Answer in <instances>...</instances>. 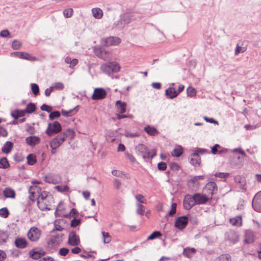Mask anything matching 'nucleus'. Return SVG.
I'll list each match as a JSON object with an SVG mask.
<instances>
[{"label": "nucleus", "mask_w": 261, "mask_h": 261, "mask_svg": "<svg viewBox=\"0 0 261 261\" xmlns=\"http://www.w3.org/2000/svg\"><path fill=\"white\" fill-rule=\"evenodd\" d=\"M135 150L138 155L141 156L145 161L149 158L153 159L156 155V150L153 149L149 151L148 148L143 144H139L135 147Z\"/></svg>", "instance_id": "f257e3e1"}, {"label": "nucleus", "mask_w": 261, "mask_h": 261, "mask_svg": "<svg viewBox=\"0 0 261 261\" xmlns=\"http://www.w3.org/2000/svg\"><path fill=\"white\" fill-rule=\"evenodd\" d=\"M120 66L116 62H110L103 64L101 66L100 69L103 72L109 75L112 73H117L120 70Z\"/></svg>", "instance_id": "f03ea898"}, {"label": "nucleus", "mask_w": 261, "mask_h": 261, "mask_svg": "<svg viewBox=\"0 0 261 261\" xmlns=\"http://www.w3.org/2000/svg\"><path fill=\"white\" fill-rule=\"evenodd\" d=\"M62 130V126L58 121H54L53 123L48 124L47 128L45 131L48 136H51L57 134Z\"/></svg>", "instance_id": "7ed1b4c3"}, {"label": "nucleus", "mask_w": 261, "mask_h": 261, "mask_svg": "<svg viewBox=\"0 0 261 261\" xmlns=\"http://www.w3.org/2000/svg\"><path fill=\"white\" fill-rule=\"evenodd\" d=\"M121 42L120 38L117 37L110 36L101 38L100 43L103 46L118 45Z\"/></svg>", "instance_id": "20e7f679"}, {"label": "nucleus", "mask_w": 261, "mask_h": 261, "mask_svg": "<svg viewBox=\"0 0 261 261\" xmlns=\"http://www.w3.org/2000/svg\"><path fill=\"white\" fill-rule=\"evenodd\" d=\"M41 234V231L36 227H32L28 232V238L32 242L37 241Z\"/></svg>", "instance_id": "39448f33"}, {"label": "nucleus", "mask_w": 261, "mask_h": 261, "mask_svg": "<svg viewBox=\"0 0 261 261\" xmlns=\"http://www.w3.org/2000/svg\"><path fill=\"white\" fill-rule=\"evenodd\" d=\"M107 96L106 91L102 88H96L92 95L93 100H101L104 99Z\"/></svg>", "instance_id": "423d86ee"}, {"label": "nucleus", "mask_w": 261, "mask_h": 261, "mask_svg": "<svg viewBox=\"0 0 261 261\" xmlns=\"http://www.w3.org/2000/svg\"><path fill=\"white\" fill-rule=\"evenodd\" d=\"M194 198V195L193 196L190 194L185 195L183 201V206L185 210H189L196 204Z\"/></svg>", "instance_id": "0eeeda50"}, {"label": "nucleus", "mask_w": 261, "mask_h": 261, "mask_svg": "<svg viewBox=\"0 0 261 261\" xmlns=\"http://www.w3.org/2000/svg\"><path fill=\"white\" fill-rule=\"evenodd\" d=\"M188 223L187 216H182L178 217L175 222V227L179 230H182L187 226Z\"/></svg>", "instance_id": "6e6552de"}, {"label": "nucleus", "mask_w": 261, "mask_h": 261, "mask_svg": "<svg viewBox=\"0 0 261 261\" xmlns=\"http://www.w3.org/2000/svg\"><path fill=\"white\" fill-rule=\"evenodd\" d=\"M65 141V137L62 134L58 135L55 138L53 139L50 142V146L53 149H56Z\"/></svg>", "instance_id": "1a4fd4ad"}, {"label": "nucleus", "mask_w": 261, "mask_h": 261, "mask_svg": "<svg viewBox=\"0 0 261 261\" xmlns=\"http://www.w3.org/2000/svg\"><path fill=\"white\" fill-rule=\"evenodd\" d=\"M68 243L72 246H76L80 243L79 237L76 234L75 231H71L69 232Z\"/></svg>", "instance_id": "9d476101"}, {"label": "nucleus", "mask_w": 261, "mask_h": 261, "mask_svg": "<svg viewBox=\"0 0 261 261\" xmlns=\"http://www.w3.org/2000/svg\"><path fill=\"white\" fill-rule=\"evenodd\" d=\"M52 200V197L47 199L37 200V206L41 211L50 210L49 207L50 206V200Z\"/></svg>", "instance_id": "9b49d317"}, {"label": "nucleus", "mask_w": 261, "mask_h": 261, "mask_svg": "<svg viewBox=\"0 0 261 261\" xmlns=\"http://www.w3.org/2000/svg\"><path fill=\"white\" fill-rule=\"evenodd\" d=\"M252 207L256 212H261V191L258 192L254 197Z\"/></svg>", "instance_id": "f8f14e48"}, {"label": "nucleus", "mask_w": 261, "mask_h": 261, "mask_svg": "<svg viewBox=\"0 0 261 261\" xmlns=\"http://www.w3.org/2000/svg\"><path fill=\"white\" fill-rule=\"evenodd\" d=\"M45 252L41 248H34L29 251V255L34 259H38L44 256Z\"/></svg>", "instance_id": "ddd939ff"}, {"label": "nucleus", "mask_w": 261, "mask_h": 261, "mask_svg": "<svg viewBox=\"0 0 261 261\" xmlns=\"http://www.w3.org/2000/svg\"><path fill=\"white\" fill-rule=\"evenodd\" d=\"M40 191H41V189L40 187L37 186H30L29 189V199L34 202L35 201V197H37L38 193H39Z\"/></svg>", "instance_id": "4468645a"}, {"label": "nucleus", "mask_w": 261, "mask_h": 261, "mask_svg": "<svg viewBox=\"0 0 261 261\" xmlns=\"http://www.w3.org/2000/svg\"><path fill=\"white\" fill-rule=\"evenodd\" d=\"M44 180L47 183L56 185L61 181V178L57 174H48L45 176Z\"/></svg>", "instance_id": "2eb2a0df"}, {"label": "nucleus", "mask_w": 261, "mask_h": 261, "mask_svg": "<svg viewBox=\"0 0 261 261\" xmlns=\"http://www.w3.org/2000/svg\"><path fill=\"white\" fill-rule=\"evenodd\" d=\"M204 191L208 194L212 196L215 191H217V186L214 181L207 182L204 187Z\"/></svg>", "instance_id": "dca6fc26"}, {"label": "nucleus", "mask_w": 261, "mask_h": 261, "mask_svg": "<svg viewBox=\"0 0 261 261\" xmlns=\"http://www.w3.org/2000/svg\"><path fill=\"white\" fill-rule=\"evenodd\" d=\"M11 55H14L17 58L20 59H25L29 61H36V58L31 56L30 54L25 52H14L11 54Z\"/></svg>", "instance_id": "f3484780"}, {"label": "nucleus", "mask_w": 261, "mask_h": 261, "mask_svg": "<svg viewBox=\"0 0 261 261\" xmlns=\"http://www.w3.org/2000/svg\"><path fill=\"white\" fill-rule=\"evenodd\" d=\"M226 239L230 242L235 244L238 242L239 235L237 232L233 230L228 231L225 234Z\"/></svg>", "instance_id": "a211bd4d"}, {"label": "nucleus", "mask_w": 261, "mask_h": 261, "mask_svg": "<svg viewBox=\"0 0 261 261\" xmlns=\"http://www.w3.org/2000/svg\"><path fill=\"white\" fill-rule=\"evenodd\" d=\"M93 50L96 56L101 59H105L108 57V52L102 47L95 46Z\"/></svg>", "instance_id": "6ab92c4d"}, {"label": "nucleus", "mask_w": 261, "mask_h": 261, "mask_svg": "<svg viewBox=\"0 0 261 261\" xmlns=\"http://www.w3.org/2000/svg\"><path fill=\"white\" fill-rule=\"evenodd\" d=\"M195 198V202L196 204H203L206 203L209 200V198L205 195H201L200 193H195L194 194Z\"/></svg>", "instance_id": "aec40b11"}, {"label": "nucleus", "mask_w": 261, "mask_h": 261, "mask_svg": "<svg viewBox=\"0 0 261 261\" xmlns=\"http://www.w3.org/2000/svg\"><path fill=\"white\" fill-rule=\"evenodd\" d=\"M190 163L191 165L195 167H198L200 166L201 162V159L199 155L197 152H194L191 154Z\"/></svg>", "instance_id": "412c9836"}, {"label": "nucleus", "mask_w": 261, "mask_h": 261, "mask_svg": "<svg viewBox=\"0 0 261 261\" xmlns=\"http://www.w3.org/2000/svg\"><path fill=\"white\" fill-rule=\"evenodd\" d=\"M131 18L128 14H125L122 15L121 19L118 21L117 25L121 28H123L124 25L128 24L130 22Z\"/></svg>", "instance_id": "4be33fe9"}, {"label": "nucleus", "mask_w": 261, "mask_h": 261, "mask_svg": "<svg viewBox=\"0 0 261 261\" xmlns=\"http://www.w3.org/2000/svg\"><path fill=\"white\" fill-rule=\"evenodd\" d=\"M16 247L19 249H23L28 246V242L25 238H17L14 242Z\"/></svg>", "instance_id": "5701e85b"}, {"label": "nucleus", "mask_w": 261, "mask_h": 261, "mask_svg": "<svg viewBox=\"0 0 261 261\" xmlns=\"http://www.w3.org/2000/svg\"><path fill=\"white\" fill-rule=\"evenodd\" d=\"M26 143L31 146H34L40 142V139L37 136H32L27 137L25 139Z\"/></svg>", "instance_id": "b1692460"}, {"label": "nucleus", "mask_w": 261, "mask_h": 261, "mask_svg": "<svg viewBox=\"0 0 261 261\" xmlns=\"http://www.w3.org/2000/svg\"><path fill=\"white\" fill-rule=\"evenodd\" d=\"M165 95L169 99H173L177 96V94L174 87H170L166 89Z\"/></svg>", "instance_id": "393cba45"}, {"label": "nucleus", "mask_w": 261, "mask_h": 261, "mask_svg": "<svg viewBox=\"0 0 261 261\" xmlns=\"http://www.w3.org/2000/svg\"><path fill=\"white\" fill-rule=\"evenodd\" d=\"M244 241L246 244L252 243L254 242V234L251 230H247L245 231Z\"/></svg>", "instance_id": "a878e982"}, {"label": "nucleus", "mask_w": 261, "mask_h": 261, "mask_svg": "<svg viewBox=\"0 0 261 261\" xmlns=\"http://www.w3.org/2000/svg\"><path fill=\"white\" fill-rule=\"evenodd\" d=\"M116 106L117 107V111L121 114H123L126 112V103L121 100H117L116 102Z\"/></svg>", "instance_id": "bb28decb"}, {"label": "nucleus", "mask_w": 261, "mask_h": 261, "mask_svg": "<svg viewBox=\"0 0 261 261\" xmlns=\"http://www.w3.org/2000/svg\"><path fill=\"white\" fill-rule=\"evenodd\" d=\"M3 194L4 196L7 198H14L16 196L15 191L10 187L6 188L3 191Z\"/></svg>", "instance_id": "cd10ccee"}, {"label": "nucleus", "mask_w": 261, "mask_h": 261, "mask_svg": "<svg viewBox=\"0 0 261 261\" xmlns=\"http://www.w3.org/2000/svg\"><path fill=\"white\" fill-rule=\"evenodd\" d=\"M13 147V143L11 141H7L2 148V151L6 154L9 153Z\"/></svg>", "instance_id": "c85d7f7f"}, {"label": "nucleus", "mask_w": 261, "mask_h": 261, "mask_svg": "<svg viewBox=\"0 0 261 261\" xmlns=\"http://www.w3.org/2000/svg\"><path fill=\"white\" fill-rule=\"evenodd\" d=\"M25 114L24 110L16 109L11 113V116L15 120L19 117H23Z\"/></svg>", "instance_id": "c756f323"}, {"label": "nucleus", "mask_w": 261, "mask_h": 261, "mask_svg": "<svg viewBox=\"0 0 261 261\" xmlns=\"http://www.w3.org/2000/svg\"><path fill=\"white\" fill-rule=\"evenodd\" d=\"M144 130L147 134L152 136H155L159 133L155 127L150 126V125H147L145 126L144 128Z\"/></svg>", "instance_id": "7c9ffc66"}, {"label": "nucleus", "mask_w": 261, "mask_h": 261, "mask_svg": "<svg viewBox=\"0 0 261 261\" xmlns=\"http://www.w3.org/2000/svg\"><path fill=\"white\" fill-rule=\"evenodd\" d=\"M195 252L196 249L194 248L187 247L184 249L183 255L187 257L190 258Z\"/></svg>", "instance_id": "2f4dec72"}, {"label": "nucleus", "mask_w": 261, "mask_h": 261, "mask_svg": "<svg viewBox=\"0 0 261 261\" xmlns=\"http://www.w3.org/2000/svg\"><path fill=\"white\" fill-rule=\"evenodd\" d=\"M183 153V148L181 146H177L172 151L171 154L173 156L179 157Z\"/></svg>", "instance_id": "473e14b6"}, {"label": "nucleus", "mask_w": 261, "mask_h": 261, "mask_svg": "<svg viewBox=\"0 0 261 261\" xmlns=\"http://www.w3.org/2000/svg\"><path fill=\"white\" fill-rule=\"evenodd\" d=\"M221 146L219 144H215L214 146L212 147L211 149V152L214 154H222L223 152H226L227 150L226 149H221L218 150L219 148H220Z\"/></svg>", "instance_id": "72a5a7b5"}, {"label": "nucleus", "mask_w": 261, "mask_h": 261, "mask_svg": "<svg viewBox=\"0 0 261 261\" xmlns=\"http://www.w3.org/2000/svg\"><path fill=\"white\" fill-rule=\"evenodd\" d=\"M92 13L93 17L96 19L101 18L103 14L102 11L98 8H93L92 9Z\"/></svg>", "instance_id": "f704fd0d"}, {"label": "nucleus", "mask_w": 261, "mask_h": 261, "mask_svg": "<svg viewBox=\"0 0 261 261\" xmlns=\"http://www.w3.org/2000/svg\"><path fill=\"white\" fill-rule=\"evenodd\" d=\"M63 136L65 137V140L67 138H69L70 139H72L75 136L74 131L70 128L66 129V131L62 133Z\"/></svg>", "instance_id": "c9c22d12"}, {"label": "nucleus", "mask_w": 261, "mask_h": 261, "mask_svg": "<svg viewBox=\"0 0 261 261\" xmlns=\"http://www.w3.org/2000/svg\"><path fill=\"white\" fill-rule=\"evenodd\" d=\"M229 221L233 226H240L242 223V217L238 216L234 218L230 219Z\"/></svg>", "instance_id": "e433bc0d"}, {"label": "nucleus", "mask_w": 261, "mask_h": 261, "mask_svg": "<svg viewBox=\"0 0 261 261\" xmlns=\"http://www.w3.org/2000/svg\"><path fill=\"white\" fill-rule=\"evenodd\" d=\"M36 110V105L34 103L30 102L27 105V107L24 109V111L25 113L31 114L34 112Z\"/></svg>", "instance_id": "4c0bfd02"}, {"label": "nucleus", "mask_w": 261, "mask_h": 261, "mask_svg": "<svg viewBox=\"0 0 261 261\" xmlns=\"http://www.w3.org/2000/svg\"><path fill=\"white\" fill-rule=\"evenodd\" d=\"M10 164L6 157L0 159V168L6 169L10 167Z\"/></svg>", "instance_id": "58836bf2"}, {"label": "nucleus", "mask_w": 261, "mask_h": 261, "mask_svg": "<svg viewBox=\"0 0 261 261\" xmlns=\"http://www.w3.org/2000/svg\"><path fill=\"white\" fill-rule=\"evenodd\" d=\"M27 159L28 164L29 165H33L37 162L36 156L34 154H29L27 156Z\"/></svg>", "instance_id": "ea45409f"}, {"label": "nucleus", "mask_w": 261, "mask_h": 261, "mask_svg": "<svg viewBox=\"0 0 261 261\" xmlns=\"http://www.w3.org/2000/svg\"><path fill=\"white\" fill-rule=\"evenodd\" d=\"M36 196H37V200L49 198L51 197L50 195H49V193L46 191H40L39 193H38Z\"/></svg>", "instance_id": "a19ab883"}, {"label": "nucleus", "mask_w": 261, "mask_h": 261, "mask_svg": "<svg viewBox=\"0 0 261 261\" xmlns=\"http://www.w3.org/2000/svg\"><path fill=\"white\" fill-rule=\"evenodd\" d=\"M79 215L78 211L74 208H72L69 214L64 215V217L69 218L71 216L77 217Z\"/></svg>", "instance_id": "79ce46f5"}, {"label": "nucleus", "mask_w": 261, "mask_h": 261, "mask_svg": "<svg viewBox=\"0 0 261 261\" xmlns=\"http://www.w3.org/2000/svg\"><path fill=\"white\" fill-rule=\"evenodd\" d=\"M60 240H57L56 237L51 236L49 240L48 241L47 244L49 246H56L60 244Z\"/></svg>", "instance_id": "37998d69"}, {"label": "nucleus", "mask_w": 261, "mask_h": 261, "mask_svg": "<svg viewBox=\"0 0 261 261\" xmlns=\"http://www.w3.org/2000/svg\"><path fill=\"white\" fill-rule=\"evenodd\" d=\"M9 211L7 207H3L0 209V216L7 218L9 215Z\"/></svg>", "instance_id": "c03bdc74"}, {"label": "nucleus", "mask_w": 261, "mask_h": 261, "mask_svg": "<svg viewBox=\"0 0 261 261\" xmlns=\"http://www.w3.org/2000/svg\"><path fill=\"white\" fill-rule=\"evenodd\" d=\"M61 116V113L58 111H54L50 113L49 118L50 120H54L57 119Z\"/></svg>", "instance_id": "a18cd8bd"}, {"label": "nucleus", "mask_w": 261, "mask_h": 261, "mask_svg": "<svg viewBox=\"0 0 261 261\" xmlns=\"http://www.w3.org/2000/svg\"><path fill=\"white\" fill-rule=\"evenodd\" d=\"M177 204L176 203H172L171 206L170 211L167 213L166 216L167 217L168 216H172L176 213V212Z\"/></svg>", "instance_id": "49530a36"}, {"label": "nucleus", "mask_w": 261, "mask_h": 261, "mask_svg": "<svg viewBox=\"0 0 261 261\" xmlns=\"http://www.w3.org/2000/svg\"><path fill=\"white\" fill-rule=\"evenodd\" d=\"M187 96L189 97H193L196 94V90L195 88L192 87H189L187 89Z\"/></svg>", "instance_id": "de8ad7c7"}, {"label": "nucleus", "mask_w": 261, "mask_h": 261, "mask_svg": "<svg viewBox=\"0 0 261 261\" xmlns=\"http://www.w3.org/2000/svg\"><path fill=\"white\" fill-rule=\"evenodd\" d=\"M162 236V233L159 231H153L150 235H149L148 238L147 240H152L154 239H156L158 237H160Z\"/></svg>", "instance_id": "09e8293b"}, {"label": "nucleus", "mask_w": 261, "mask_h": 261, "mask_svg": "<svg viewBox=\"0 0 261 261\" xmlns=\"http://www.w3.org/2000/svg\"><path fill=\"white\" fill-rule=\"evenodd\" d=\"M55 189L59 192H65L69 191V188L67 185H59L55 187Z\"/></svg>", "instance_id": "8fccbe9b"}, {"label": "nucleus", "mask_w": 261, "mask_h": 261, "mask_svg": "<svg viewBox=\"0 0 261 261\" xmlns=\"http://www.w3.org/2000/svg\"><path fill=\"white\" fill-rule=\"evenodd\" d=\"M102 238L104 243H109L111 240V237L108 232L105 231L102 232Z\"/></svg>", "instance_id": "3c124183"}, {"label": "nucleus", "mask_w": 261, "mask_h": 261, "mask_svg": "<svg viewBox=\"0 0 261 261\" xmlns=\"http://www.w3.org/2000/svg\"><path fill=\"white\" fill-rule=\"evenodd\" d=\"M73 9L71 8L66 9L63 11V15L65 18H70L73 15Z\"/></svg>", "instance_id": "603ef678"}, {"label": "nucleus", "mask_w": 261, "mask_h": 261, "mask_svg": "<svg viewBox=\"0 0 261 261\" xmlns=\"http://www.w3.org/2000/svg\"><path fill=\"white\" fill-rule=\"evenodd\" d=\"M26 128L25 130L30 135H33L35 133V129L33 126L31 125L29 123L25 124Z\"/></svg>", "instance_id": "864d4df0"}, {"label": "nucleus", "mask_w": 261, "mask_h": 261, "mask_svg": "<svg viewBox=\"0 0 261 261\" xmlns=\"http://www.w3.org/2000/svg\"><path fill=\"white\" fill-rule=\"evenodd\" d=\"M31 88L33 93L35 95H37L39 93V88L37 84H31Z\"/></svg>", "instance_id": "5fc2aeb1"}, {"label": "nucleus", "mask_w": 261, "mask_h": 261, "mask_svg": "<svg viewBox=\"0 0 261 261\" xmlns=\"http://www.w3.org/2000/svg\"><path fill=\"white\" fill-rule=\"evenodd\" d=\"M137 214L140 215H143L145 211V207L141 203L137 204Z\"/></svg>", "instance_id": "6e6d98bb"}, {"label": "nucleus", "mask_w": 261, "mask_h": 261, "mask_svg": "<svg viewBox=\"0 0 261 261\" xmlns=\"http://www.w3.org/2000/svg\"><path fill=\"white\" fill-rule=\"evenodd\" d=\"M21 42L17 40H14L12 42V48L14 50H17V49H18L21 47Z\"/></svg>", "instance_id": "4d7b16f0"}, {"label": "nucleus", "mask_w": 261, "mask_h": 261, "mask_svg": "<svg viewBox=\"0 0 261 261\" xmlns=\"http://www.w3.org/2000/svg\"><path fill=\"white\" fill-rule=\"evenodd\" d=\"M245 51H246L245 47H242L241 46H240V44H237L234 51V54L236 56L238 55L241 53H243Z\"/></svg>", "instance_id": "13d9d810"}, {"label": "nucleus", "mask_w": 261, "mask_h": 261, "mask_svg": "<svg viewBox=\"0 0 261 261\" xmlns=\"http://www.w3.org/2000/svg\"><path fill=\"white\" fill-rule=\"evenodd\" d=\"M81 223V220L80 219L73 218L70 223V226L72 227H75L79 225Z\"/></svg>", "instance_id": "bf43d9fd"}, {"label": "nucleus", "mask_w": 261, "mask_h": 261, "mask_svg": "<svg viewBox=\"0 0 261 261\" xmlns=\"http://www.w3.org/2000/svg\"><path fill=\"white\" fill-rule=\"evenodd\" d=\"M220 261H230L231 256L228 254H222L219 257Z\"/></svg>", "instance_id": "052dcab7"}, {"label": "nucleus", "mask_w": 261, "mask_h": 261, "mask_svg": "<svg viewBox=\"0 0 261 261\" xmlns=\"http://www.w3.org/2000/svg\"><path fill=\"white\" fill-rule=\"evenodd\" d=\"M135 198L136 200L141 203H146V200L144 198V196L141 194H137L136 195Z\"/></svg>", "instance_id": "680f3d73"}, {"label": "nucleus", "mask_w": 261, "mask_h": 261, "mask_svg": "<svg viewBox=\"0 0 261 261\" xmlns=\"http://www.w3.org/2000/svg\"><path fill=\"white\" fill-rule=\"evenodd\" d=\"M40 109L42 111H46L48 113H50L52 110V107L46 104H43L41 106Z\"/></svg>", "instance_id": "e2e57ef3"}, {"label": "nucleus", "mask_w": 261, "mask_h": 261, "mask_svg": "<svg viewBox=\"0 0 261 261\" xmlns=\"http://www.w3.org/2000/svg\"><path fill=\"white\" fill-rule=\"evenodd\" d=\"M14 160L16 162H21L24 160V157L20 154H15L13 156Z\"/></svg>", "instance_id": "0e129e2a"}, {"label": "nucleus", "mask_w": 261, "mask_h": 261, "mask_svg": "<svg viewBox=\"0 0 261 261\" xmlns=\"http://www.w3.org/2000/svg\"><path fill=\"white\" fill-rule=\"evenodd\" d=\"M167 164L163 162H161L158 164V169L160 171H165L167 169Z\"/></svg>", "instance_id": "69168bd1"}, {"label": "nucleus", "mask_w": 261, "mask_h": 261, "mask_svg": "<svg viewBox=\"0 0 261 261\" xmlns=\"http://www.w3.org/2000/svg\"><path fill=\"white\" fill-rule=\"evenodd\" d=\"M69 251V249L67 248H62L59 250V253L60 255L65 256Z\"/></svg>", "instance_id": "338daca9"}, {"label": "nucleus", "mask_w": 261, "mask_h": 261, "mask_svg": "<svg viewBox=\"0 0 261 261\" xmlns=\"http://www.w3.org/2000/svg\"><path fill=\"white\" fill-rule=\"evenodd\" d=\"M0 237L1 238L3 242L5 243L7 242L8 236L5 231L0 230Z\"/></svg>", "instance_id": "774afa93"}]
</instances>
